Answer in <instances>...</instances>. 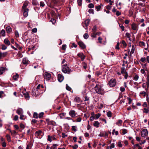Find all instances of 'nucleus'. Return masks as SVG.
<instances>
[{
	"instance_id": "nucleus-35",
	"label": "nucleus",
	"mask_w": 149,
	"mask_h": 149,
	"mask_svg": "<svg viewBox=\"0 0 149 149\" xmlns=\"http://www.w3.org/2000/svg\"><path fill=\"white\" fill-rule=\"evenodd\" d=\"M38 114L37 113L35 112L33 115V117L34 118H38Z\"/></svg>"
},
{
	"instance_id": "nucleus-12",
	"label": "nucleus",
	"mask_w": 149,
	"mask_h": 149,
	"mask_svg": "<svg viewBox=\"0 0 149 149\" xmlns=\"http://www.w3.org/2000/svg\"><path fill=\"white\" fill-rule=\"evenodd\" d=\"M7 52L2 53L0 51V59L6 57L7 54Z\"/></svg>"
},
{
	"instance_id": "nucleus-44",
	"label": "nucleus",
	"mask_w": 149,
	"mask_h": 149,
	"mask_svg": "<svg viewBox=\"0 0 149 149\" xmlns=\"http://www.w3.org/2000/svg\"><path fill=\"white\" fill-rule=\"evenodd\" d=\"M94 7V5L92 3L89 4L88 6V7L89 8H93Z\"/></svg>"
},
{
	"instance_id": "nucleus-37",
	"label": "nucleus",
	"mask_w": 149,
	"mask_h": 149,
	"mask_svg": "<svg viewBox=\"0 0 149 149\" xmlns=\"http://www.w3.org/2000/svg\"><path fill=\"white\" fill-rule=\"evenodd\" d=\"M121 43L123 45L124 47H125L126 46L127 44L124 40H122Z\"/></svg>"
},
{
	"instance_id": "nucleus-38",
	"label": "nucleus",
	"mask_w": 149,
	"mask_h": 149,
	"mask_svg": "<svg viewBox=\"0 0 149 149\" xmlns=\"http://www.w3.org/2000/svg\"><path fill=\"white\" fill-rule=\"evenodd\" d=\"M106 2H107L108 3H109V4L111 5H112V3L113 2L111 0H105Z\"/></svg>"
},
{
	"instance_id": "nucleus-27",
	"label": "nucleus",
	"mask_w": 149,
	"mask_h": 149,
	"mask_svg": "<svg viewBox=\"0 0 149 149\" xmlns=\"http://www.w3.org/2000/svg\"><path fill=\"white\" fill-rule=\"evenodd\" d=\"M0 35L3 36H5V31L4 30H2L0 33Z\"/></svg>"
},
{
	"instance_id": "nucleus-26",
	"label": "nucleus",
	"mask_w": 149,
	"mask_h": 149,
	"mask_svg": "<svg viewBox=\"0 0 149 149\" xmlns=\"http://www.w3.org/2000/svg\"><path fill=\"white\" fill-rule=\"evenodd\" d=\"M6 137L8 141V142H10L11 141V137L8 134H7L6 136Z\"/></svg>"
},
{
	"instance_id": "nucleus-40",
	"label": "nucleus",
	"mask_w": 149,
	"mask_h": 149,
	"mask_svg": "<svg viewBox=\"0 0 149 149\" xmlns=\"http://www.w3.org/2000/svg\"><path fill=\"white\" fill-rule=\"evenodd\" d=\"M143 112L144 113H148L149 111V110L148 109H147V108H146L143 109Z\"/></svg>"
},
{
	"instance_id": "nucleus-41",
	"label": "nucleus",
	"mask_w": 149,
	"mask_h": 149,
	"mask_svg": "<svg viewBox=\"0 0 149 149\" xmlns=\"http://www.w3.org/2000/svg\"><path fill=\"white\" fill-rule=\"evenodd\" d=\"M77 3L79 6H81L82 3V0H77Z\"/></svg>"
},
{
	"instance_id": "nucleus-45",
	"label": "nucleus",
	"mask_w": 149,
	"mask_h": 149,
	"mask_svg": "<svg viewBox=\"0 0 149 149\" xmlns=\"http://www.w3.org/2000/svg\"><path fill=\"white\" fill-rule=\"evenodd\" d=\"M31 145L30 143H29L27 145L26 149H31Z\"/></svg>"
},
{
	"instance_id": "nucleus-3",
	"label": "nucleus",
	"mask_w": 149,
	"mask_h": 149,
	"mask_svg": "<svg viewBox=\"0 0 149 149\" xmlns=\"http://www.w3.org/2000/svg\"><path fill=\"white\" fill-rule=\"evenodd\" d=\"M116 81L114 79H111L109 81V84L111 87H114L116 84Z\"/></svg>"
},
{
	"instance_id": "nucleus-29",
	"label": "nucleus",
	"mask_w": 149,
	"mask_h": 149,
	"mask_svg": "<svg viewBox=\"0 0 149 149\" xmlns=\"http://www.w3.org/2000/svg\"><path fill=\"white\" fill-rule=\"evenodd\" d=\"M19 77V75L17 74H16L15 75L13 76V78L15 80H17Z\"/></svg>"
},
{
	"instance_id": "nucleus-16",
	"label": "nucleus",
	"mask_w": 149,
	"mask_h": 149,
	"mask_svg": "<svg viewBox=\"0 0 149 149\" xmlns=\"http://www.w3.org/2000/svg\"><path fill=\"white\" fill-rule=\"evenodd\" d=\"M6 32L8 33H10L12 31V29L9 26H7L6 28Z\"/></svg>"
},
{
	"instance_id": "nucleus-23",
	"label": "nucleus",
	"mask_w": 149,
	"mask_h": 149,
	"mask_svg": "<svg viewBox=\"0 0 149 149\" xmlns=\"http://www.w3.org/2000/svg\"><path fill=\"white\" fill-rule=\"evenodd\" d=\"M28 62V60L26 58H24L23 59L22 63L24 64H27Z\"/></svg>"
},
{
	"instance_id": "nucleus-58",
	"label": "nucleus",
	"mask_w": 149,
	"mask_h": 149,
	"mask_svg": "<svg viewBox=\"0 0 149 149\" xmlns=\"http://www.w3.org/2000/svg\"><path fill=\"white\" fill-rule=\"evenodd\" d=\"M146 59L145 57H142L141 59V61L142 62L145 63L146 61Z\"/></svg>"
},
{
	"instance_id": "nucleus-1",
	"label": "nucleus",
	"mask_w": 149,
	"mask_h": 149,
	"mask_svg": "<svg viewBox=\"0 0 149 149\" xmlns=\"http://www.w3.org/2000/svg\"><path fill=\"white\" fill-rule=\"evenodd\" d=\"M62 70L64 73L68 74L70 73L72 71L68 67L66 63L62 65Z\"/></svg>"
},
{
	"instance_id": "nucleus-28",
	"label": "nucleus",
	"mask_w": 149,
	"mask_h": 149,
	"mask_svg": "<svg viewBox=\"0 0 149 149\" xmlns=\"http://www.w3.org/2000/svg\"><path fill=\"white\" fill-rule=\"evenodd\" d=\"M74 100L76 102H79L80 101V98L79 97H76L75 98Z\"/></svg>"
},
{
	"instance_id": "nucleus-60",
	"label": "nucleus",
	"mask_w": 149,
	"mask_h": 149,
	"mask_svg": "<svg viewBox=\"0 0 149 149\" xmlns=\"http://www.w3.org/2000/svg\"><path fill=\"white\" fill-rule=\"evenodd\" d=\"M76 127L75 126H73L72 127V130L73 131H74L75 132L77 131V130L76 129Z\"/></svg>"
},
{
	"instance_id": "nucleus-36",
	"label": "nucleus",
	"mask_w": 149,
	"mask_h": 149,
	"mask_svg": "<svg viewBox=\"0 0 149 149\" xmlns=\"http://www.w3.org/2000/svg\"><path fill=\"white\" fill-rule=\"evenodd\" d=\"M82 65H83V68L84 69H86L87 68V64L84 62H83Z\"/></svg>"
},
{
	"instance_id": "nucleus-47",
	"label": "nucleus",
	"mask_w": 149,
	"mask_h": 149,
	"mask_svg": "<svg viewBox=\"0 0 149 149\" xmlns=\"http://www.w3.org/2000/svg\"><path fill=\"white\" fill-rule=\"evenodd\" d=\"M117 146L119 147H121L122 146V144L120 141H118L117 143Z\"/></svg>"
},
{
	"instance_id": "nucleus-31",
	"label": "nucleus",
	"mask_w": 149,
	"mask_h": 149,
	"mask_svg": "<svg viewBox=\"0 0 149 149\" xmlns=\"http://www.w3.org/2000/svg\"><path fill=\"white\" fill-rule=\"evenodd\" d=\"M125 68L124 67H122L121 68V74H123L124 73H125V72H126L125 71Z\"/></svg>"
},
{
	"instance_id": "nucleus-13",
	"label": "nucleus",
	"mask_w": 149,
	"mask_h": 149,
	"mask_svg": "<svg viewBox=\"0 0 149 149\" xmlns=\"http://www.w3.org/2000/svg\"><path fill=\"white\" fill-rule=\"evenodd\" d=\"M131 26L132 29H133L134 30H136L137 29H138V26L136 24H135V23L132 24Z\"/></svg>"
},
{
	"instance_id": "nucleus-53",
	"label": "nucleus",
	"mask_w": 149,
	"mask_h": 149,
	"mask_svg": "<svg viewBox=\"0 0 149 149\" xmlns=\"http://www.w3.org/2000/svg\"><path fill=\"white\" fill-rule=\"evenodd\" d=\"M139 76L137 75V74H136V75L134 77V80H135V81H136L138 80V79H139Z\"/></svg>"
},
{
	"instance_id": "nucleus-15",
	"label": "nucleus",
	"mask_w": 149,
	"mask_h": 149,
	"mask_svg": "<svg viewBox=\"0 0 149 149\" xmlns=\"http://www.w3.org/2000/svg\"><path fill=\"white\" fill-rule=\"evenodd\" d=\"M108 135V134L107 132H100L99 134V136H104L105 137H106V136H107Z\"/></svg>"
},
{
	"instance_id": "nucleus-7",
	"label": "nucleus",
	"mask_w": 149,
	"mask_h": 149,
	"mask_svg": "<svg viewBox=\"0 0 149 149\" xmlns=\"http://www.w3.org/2000/svg\"><path fill=\"white\" fill-rule=\"evenodd\" d=\"M23 10V15L25 17H27L28 15V12L29 11V9L28 8L22 9Z\"/></svg>"
},
{
	"instance_id": "nucleus-49",
	"label": "nucleus",
	"mask_w": 149,
	"mask_h": 149,
	"mask_svg": "<svg viewBox=\"0 0 149 149\" xmlns=\"http://www.w3.org/2000/svg\"><path fill=\"white\" fill-rule=\"evenodd\" d=\"M66 88L67 90L69 91H71V88L69 87L67 84L66 85Z\"/></svg>"
},
{
	"instance_id": "nucleus-42",
	"label": "nucleus",
	"mask_w": 149,
	"mask_h": 149,
	"mask_svg": "<svg viewBox=\"0 0 149 149\" xmlns=\"http://www.w3.org/2000/svg\"><path fill=\"white\" fill-rule=\"evenodd\" d=\"M43 88V86L42 85L41 86L40 84L38 85L37 87V90L40 89V88Z\"/></svg>"
},
{
	"instance_id": "nucleus-34",
	"label": "nucleus",
	"mask_w": 149,
	"mask_h": 149,
	"mask_svg": "<svg viewBox=\"0 0 149 149\" xmlns=\"http://www.w3.org/2000/svg\"><path fill=\"white\" fill-rule=\"evenodd\" d=\"M135 50V47L134 45H132V48L131 49V53L132 54H133Z\"/></svg>"
},
{
	"instance_id": "nucleus-33",
	"label": "nucleus",
	"mask_w": 149,
	"mask_h": 149,
	"mask_svg": "<svg viewBox=\"0 0 149 149\" xmlns=\"http://www.w3.org/2000/svg\"><path fill=\"white\" fill-rule=\"evenodd\" d=\"M115 133L116 135H117L118 134V131H115V129H113V130L112 132V134L114 135V133Z\"/></svg>"
},
{
	"instance_id": "nucleus-59",
	"label": "nucleus",
	"mask_w": 149,
	"mask_h": 149,
	"mask_svg": "<svg viewBox=\"0 0 149 149\" xmlns=\"http://www.w3.org/2000/svg\"><path fill=\"white\" fill-rule=\"evenodd\" d=\"M66 45L65 44L63 45L62 46V49L63 50H65L66 49Z\"/></svg>"
},
{
	"instance_id": "nucleus-46",
	"label": "nucleus",
	"mask_w": 149,
	"mask_h": 149,
	"mask_svg": "<svg viewBox=\"0 0 149 149\" xmlns=\"http://www.w3.org/2000/svg\"><path fill=\"white\" fill-rule=\"evenodd\" d=\"M115 146V144L114 143H111V145L109 146V148L110 149H112L114 148Z\"/></svg>"
},
{
	"instance_id": "nucleus-57",
	"label": "nucleus",
	"mask_w": 149,
	"mask_h": 149,
	"mask_svg": "<svg viewBox=\"0 0 149 149\" xmlns=\"http://www.w3.org/2000/svg\"><path fill=\"white\" fill-rule=\"evenodd\" d=\"M125 36H126L129 38H130L131 37V35L128 33H126L125 34Z\"/></svg>"
},
{
	"instance_id": "nucleus-24",
	"label": "nucleus",
	"mask_w": 149,
	"mask_h": 149,
	"mask_svg": "<svg viewBox=\"0 0 149 149\" xmlns=\"http://www.w3.org/2000/svg\"><path fill=\"white\" fill-rule=\"evenodd\" d=\"M100 124L99 123L98 121H95L93 123V125L95 127H99Z\"/></svg>"
},
{
	"instance_id": "nucleus-43",
	"label": "nucleus",
	"mask_w": 149,
	"mask_h": 149,
	"mask_svg": "<svg viewBox=\"0 0 149 149\" xmlns=\"http://www.w3.org/2000/svg\"><path fill=\"white\" fill-rule=\"evenodd\" d=\"M83 36L85 39H87L88 38L89 36L88 33H86Z\"/></svg>"
},
{
	"instance_id": "nucleus-11",
	"label": "nucleus",
	"mask_w": 149,
	"mask_h": 149,
	"mask_svg": "<svg viewBox=\"0 0 149 149\" xmlns=\"http://www.w3.org/2000/svg\"><path fill=\"white\" fill-rule=\"evenodd\" d=\"M78 44L82 49H84L86 48V46L83 42L81 41L79 42Z\"/></svg>"
},
{
	"instance_id": "nucleus-17",
	"label": "nucleus",
	"mask_w": 149,
	"mask_h": 149,
	"mask_svg": "<svg viewBox=\"0 0 149 149\" xmlns=\"http://www.w3.org/2000/svg\"><path fill=\"white\" fill-rule=\"evenodd\" d=\"M29 4V2L27 1H25L22 7V9H26V7L28 6Z\"/></svg>"
},
{
	"instance_id": "nucleus-50",
	"label": "nucleus",
	"mask_w": 149,
	"mask_h": 149,
	"mask_svg": "<svg viewBox=\"0 0 149 149\" xmlns=\"http://www.w3.org/2000/svg\"><path fill=\"white\" fill-rule=\"evenodd\" d=\"M15 36L16 38H18L19 37V34L17 31H16L15 32Z\"/></svg>"
},
{
	"instance_id": "nucleus-39",
	"label": "nucleus",
	"mask_w": 149,
	"mask_h": 149,
	"mask_svg": "<svg viewBox=\"0 0 149 149\" xmlns=\"http://www.w3.org/2000/svg\"><path fill=\"white\" fill-rule=\"evenodd\" d=\"M112 113L110 111H108L107 113V115L109 117H111V116Z\"/></svg>"
},
{
	"instance_id": "nucleus-20",
	"label": "nucleus",
	"mask_w": 149,
	"mask_h": 149,
	"mask_svg": "<svg viewBox=\"0 0 149 149\" xmlns=\"http://www.w3.org/2000/svg\"><path fill=\"white\" fill-rule=\"evenodd\" d=\"M41 130H38L35 133V135L37 136H38L40 135L42 133Z\"/></svg>"
},
{
	"instance_id": "nucleus-25",
	"label": "nucleus",
	"mask_w": 149,
	"mask_h": 149,
	"mask_svg": "<svg viewBox=\"0 0 149 149\" xmlns=\"http://www.w3.org/2000/svg\"><path fill=\"white\" fill-rule=\"evenodd\" d=\"M121 132L122 134L124 135L127 133V130L126 129H123L121 130Z\"/></svg>"
},
{
	"instance_id": "nucleus-22",
	"label": "nucleus",
	"mask_w": 149,
	"mask_h": 149,
	"mask_svg": "<svg viewBox=\"0 0 149 149\" xmlns=\"http://www.w3.org/2000/svg\"><path fill=\"white\" fill-rule=\"evenodd\" d=\"M5 70V68L3 67H0V75L2 74L4 72Z\"/></svg>"
},
{
	"instance_id": "nucleus-4",
	"label": "nucleus",
	"mask_w": 149,
	"mask_h": 149,
	"mask_svg": "<svg viewBox=\"0 0 149 149\" xmlns=\"http://www.w3.org/2000/svg\"><path fill=\"white\" fill-rule=\"evenodd\" d=\"M148 131L146 129L142 130L141 132V136L143 137H145L148 135Z\"/></svg>"
},
{
	"instance_id": "nucleus-10",
	"label": "nucleus",
	"mask_w": 149,
	"mask_h": 149,
	"mask_svg": "<svg viewBox=\"0 0 149 149\" xmlns=\"http://www.w3.org/2000/svg\"><path fill=\"white\" fill-rule=\"evenodd\" d=\"M58 81L60 82H62L64 79L63 76L60 74H58Z\"/></svg>"
},
{
	"instance_id": "nucleus-2",
	"label": "nucleus",
	"mask_w": 149,
	"mask_h": 149,
	"mask_svg": "<svg viewBox=\"0 0 149 149\" xmlns=\"http://www.w3.org/2000/svg\"><path fill=\"white\" fill-rule=\"evenodd\" d=\"M95 90L96 92L99 94L103 95L104 94L103 89L101 88L99 85L97 84L96 85L95 87Z\"/></svg>"
},
{
	"instance_id": "nucleus-19",
	"label": "nucleus",
	"mask_w": 149,
	"mask_h": 149,
	"mask_svg": "<svg viewBox=\"0 0 149 149\" xmlns=\"http://www.w3.org/2000/svg\"><path fill=\"white\" fill-rule=\"evenodd\" d=\"M90 22V20L89 19H87L85 20L84 21V25H83V26L84 27L85 26L86 27L88 26L89 23Z\"/></svg>"
},
{
	"instance_id": "nucleus-55",
	"label": "nucleus",
	"mask_w": 149,
	"mask_h": 149,
	"mask_svg": "<svg viewBox=\"0 0 149 149\" xmlns=\"http://www.w3.org/2000/svg\"><path fill=\"white\" fill-rule=\"evenodd\" d=\"M140 94L141 95H143L144 97H145L146 94V93L144 91H142L140 93Z\"/></svg>"
},
{
	"instance_id": "nucleus-48",
	"label": "nucleus",
	"mask_w": 149,
	"mask_h": 149,
	"mask_svg": "<svg viewBox=\"0 0 149 149\" xmlns=\"http://www.w3.org/2000/svg\"><path fill=\"white\" fill-rule=\"evenodd\" d=\"M95 8L97 11H98L100 10V9L101 8V6L100 5H99L95 7Z\"/></svg>"
},
{
	"instance_id": "nucleus-8",
	"label": "nucleus",
	"mask_w": 149,
	"mask_h": 149,
	"mask_svg": "<svg viewBox=\"0 0 149 149\" xmlns=\"http://www.w3.org/2000/svg\"><path fill=\"white\" fill-rule=\"evenodd\" d=\"M76 112L74 110H71L69 111V114L72 118L76 116Z\"/></svg>"
},
{
	"instance_id": "nucleus-54",
	"label": "nucleus",
	"mask_w": 149,
	"mask_h": 149,
	"mask_svg": "<svg viewBox=\"0 0 149 149\" xmlns=\"http://www.w3.org/2000/svg\"><path fill=\"white\" fill-rule=\"evenodd\" d=\"M1 46L2 47L1 49L2 50H5L7 48V47L4 45H2Z\"/></svg>"
},
{
	"instance_id": "nucleus-51",
	"label": "nucleus",
	"mask_w": 149,
	"mask_h": 149,
	"mask_svg": "<svg viewBox=\"0 0 149 149\" xmlns=\"http://www.w3.org/2000/svg\"><path fill=\"white\" fill-rule=\"evenodd\" d=\"M44 113L43 112H41L40 113L39 115V116H38V117L39 118H41L42 117H43V115H44Z\"/></svg>"
},
{
	"instance_id": "nucleus-21",
	"label": "nucleus",
	"mask_w": 149,
	"mask_h": 149,
	"mask_svg": "<svg viewBox=\"0 0 149 149\" xmlns=\"http://www.w3.org/2000/svg\"><path fill=\"white\" fill-rule=\"evenodd\" d=\"M17 113L19 115H21L23 113V111L22 109H18L17 110Z\"/></svg>"
},
{
	"instance_id": "nucleus-14",
	"label": "nucleus",
	"mask_w": 149,
	"mask_h": 149,
	"mask_svg": "<svg viewBox=\"0 0 149 149\" xmlns=\"http://www.w3.org/2000/svg\"><path fill=\"white\" fill-rule=\"evenodd\" d=\"M22 93L24 95L25 98L27 100H29V96L28 93L26 91H24Z\"/></svg>"
},
{
	"instance_id": "nucleus-5",
	"label": "nucleus",
	"mask_w": 149,
	"mask_h": 149,
	"mask_svg": "<svg viewBox=\"0 0 149 149\" xmlns=\"http://www.w3.org/2000/svg\"><path fill=\"white\" fill-rule=\"evenodd\" d=\"M51 77V74L47 72H46L45 73L44 77V78L47 80H49Z\"/></svg>"
},
{
	"instance_id": "nucleus-52",
	"label": "nucleus",
	"mask_w": 149,
	"mask_h": 149,
	"mask_svg": "<svg viewBox=\"0 0 149 149\" xmlns=\"http://www.w3.org/2000/svg\"><path fill=\"white\" fill-rule=\"evenodd\" d=\"M97 27L96 26H93V28L92 29V31L93 32H95L96 31V30Z\"/></svg>"
},
{
	"instance_id": "nucleus-64",
	"label": "nucleus",
	"mask_w": 149,
	"mask_h": 149,
	"mask_svg": "<svg viewBox=\"0 0 149 149\" xmlns=\"http://www.w3.org/2000/svg\"><path fill=\"white\" fill-rule=\"evenodd\" d=\"M100 116L101 114L100 113H98L97 114L95 115V118L97 119L100 117Z\"/></svg>"
},
{
	"instance_id": "nucleus-6",
	"label": "nucleus",
	"mask_w": 149,
	"mask_h": 149,
	"mask_svg": "<svg viewBox=\"0 0 149 149\" xmlns=\"http://www.w3.org/2000/svg\"><path fill=\"white\" fill-rule=\"evenodd\" d=\"M46 122L48 125H52L53 126H55L56 125V123L52 120H49V119L46 120Z\"/></svg>"
},
{
	"instance_id": "nucleus-62",
	"label": "nucleus",
	"mask_w": 149,
	"mask_h": 149,
	"mask_svg": "<svg viewBox=\"0 0 149 149\" xmlns=\"http://www.w3.org/2000/svg\"><path fill=\"white\" fill-rule=\"evenodd\" d=\"M139 44L140 45L145 46V43L143 42H139Z\"/></svg>"
},
{
	"instance_id": "nucleus-9",
	"label": "nucleus",
	"mask_w": 149,
	"mask_h": 149,
	"mask_svg": "<svg viewBox=\"0 0 149 149\" xmlns=\"http://www.w3.org/2000/svg\"><path fill=\"white\" fill-rule=\"evenodd\" d=\"M78 56L80 57L82 61H83L85 58V56L82 53H79L78 54Z\"/></svg>"
},
{
	"instance_id": "nucleus-32",
	"label": "nucleus",
	"mask_w": 149,
	"mask_h": 149,
	"mask_svg": "<svg viewBox=\"0 0 149 149\" xmlns=\"http://www.w3.org/2000/svg\"><path fill=\"white\" fill-rule=\"evenodd\" d=\"M123 123L122 120H118V122L116 123V124L119 126L121 125V124Z\"/></svg>"
},
{
	"instance_id": "nucleus-18",
	"label": "nucleus",
	"mask_w": 149,
	"mask_h": 149,
	"mask_svg": "<svg viewBox=\"0 0 149 149\" xmlns=\"http://www.w3.org/2000/svg\"><path fill=\"white\" fill-rule=\"evenodd\" d=\"M4 42L7 45L9 46L10 45V42L7 38H6L4 40Z\"/></svg>"
},
{
	"instance_id": "nucleus-61",
	"label": "nucleus",
	"mask_w": 149,
	"mask_h": 149,
	"mask_svg": "<svg viewBox=\"0 0 149 149\" xmlns=\"http://www.w3.org/2000/svg\"><path fill=\"white\" fill-rule=\"evenodd\" d=\"M40 6L42 7H44L45 6V4L43 1H41L40 3Z\"/></svg>"
},
{
	"instance_id": "nucleus-30",
	"label": "nucleus",
	"mask_w": 149,
	"mask_h": 149,
	"mask_svg": "<svg viewBox=\"0 0 149 149\" xmlns=\"http://www.w3.org/2000/svg\"><path fill=\"white\" fill-rule=\"evenodd\" d=\"M58 146L57 144L54 143L53 144L52 146L51 147L50 149H55Z\"/></svg>"
},
{
	"instance_id": "nucleus-56",
	"label": "nucleus",
	"mask_w": 149,
	"mask_h": 149,
	"mask_svg": "<svg viewBox=\"0 0 149 149\" xmlns=\"http://www.w3.org/2000/svg\"><path fill=\"white\" fill-rule=\"evenodd\" d=\"M52 137L50 135H48L47 136V140L49 142H51L52 141Z\"/></svg>"
},
{
	"instance_id": "nucleus-63",
	"label": "nucleus",
	"mask_w": 149,
	"mask_h": 149,
	"mask_svg": "<svg viewBox=\"0 0 149 149\" xmlns=\"http://www.w3.org/2000/svg\"><path fill=\"white\" fill-rule=\"evenodd\" d=\"M120 90L121 91L123 92L125 91V89L124 87H121L120 88Z\"/></svg>"
}]
</instances>
